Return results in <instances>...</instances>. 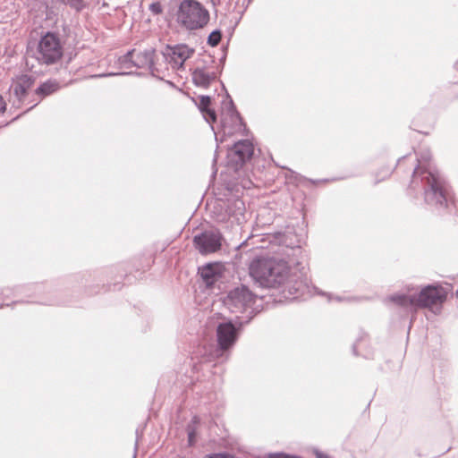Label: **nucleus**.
<instances>
[{"label": "nucleus", "mask_w": 458, "mask_h": 458, "mask_svg": "<svg viewBox=\"0 0 458 458\" xmlns=\"http://www.w3.org/2000/svg\"><path fill=\"white\" fill-rule=\"evenodd\" d=\"M6 110V103L4 98L0 95V113L4 114Z\"/></svg>", "instance_id": "nucleus-28"}, {"label": "nucleus", "mask_w": 458, "mask_h": 458, "mask_svg": "<svg viewBox=\"0 0 458 458\" xmlns=\"http://www.w3.org/2000/svg\"><path fill=\"white\" fill-rule=\"evenodd\" d=\"M156 49L153 47L145 48L142 51L134 53V67L139 69L147 68L153 77L160 78V71L154 63Z\"/></svg>", "instance_id": "nucleus-11"}, {"label": "nucleus", "mask_w": 458, "mask_h": 458, "mask_svg": "<svg viewBox=\"0 0 458 458\" xmlns=\"http://www.w3.org/2000/svg\"><path fill=\"white\" fill-rule=\"evenodd\" d=\"M316 457L317 458H331L328 454L322 453V452H316Z\"/></svg>", "instance_id": "nucleus-29"}, {"label": "nucleus", "mask_w": 458, "mask_h": 458, "mask_svg": "<svg viewBox=\"0 0 458 458\" xmlns=\"http://www.w3.org/2000/svg\"><path fill=\"white\" fill-rule=\"evenodd\" d=\"M239 1H240V0H237V1L235 2V6H234V8H236V7H237V5L239 4Z\"/></svg>", "instance_id": "nucleus-32"}, {"label": "nucleus", "mask_w": 458, "mask_h": 458, "mask_svg": "<svg viewBox=\"0 0 458 458\" xmlns=\"http://www.w3.org/2000/svg\"><path fill=\"white\" fill-rule=\"evenodd\" d=\"M216 336L220 349L224 351L229 349L237 338L234 326L230 322L220 324L216 329Z\"/></svg>", "instance_id": "nucleus-12"}, {"label": "nucleus", "mask_w": 458, "mask_h": 458, "mask_svg": "<svg viewBox=\"0 0 458 458\" xmlns=\"http://www.w3.org/2000/svg\"><path fill=\"white\" fill-rule=\"evenodd\" d=\"M249 275L262 287L276 288L288 281L291 267L283 259L257 257L249 265Z\"/></svg>", "instance_id": "nucleus-1"}, {"label": "nucleus", "mask_w": 458, "mask_h": 458, "mask_svg": "<svg viewBox=\"0 0 458 458\" xmlns=\"http://www.w3.org/2000/svg\"><path fill=\"white\" fill-rule=\"evenodd\" d=\"M63 53L59 36L54 32H47L40 38L34 56L40 64L50 65L56 64L62 58Z\"/></svg>", "instance_id": "nucleus-3"}, {"label": "nucleus", "mask_w": 458, "mask_h": 458, "mask_svg": "<svg viewBox=\"0 0 458 458\" xmlns=\"http://www.w3.org/2000/svg\"><path fill=\"white\" fill-rule=\"evenodd\" d=\"M222 33L219 30H213L208 37L207 43L210 47H216L221 41Z\"/></svg>", "instance_id": "nucleus-20"}, {"label": "nucleus", "mask_w": 458, "mask_h": 458, "mask_svg": "<svg viewBox=\"0 0 458 458\" xmlns=\"http://www.w3.org/2000/svg\"><path fill=\"white\" fill-rule=\"evenodd\" d=\"M201 114L205 120L208 123H214L216 121V112L211 108L205 110V112H201Z\"/></svg>", "instance_id": "nucleus-23"}, {"label": "nucleus", "mask_w": 458, "mask_h": 458, "mask_svg": "<svg viewBox=\"0 0 458 458\" xmlns=\"http://www.w3.org/2000/svg\"><path fill=\"white\" fill-rule=\"evenodd\" d=\"M225 270V267L221 263H212L204 266L200 269V275L203 280L209 285L214 284Z\"/></svg>", "instance_id": "nucleus-14"}, {"label": "nucleus", "mask_w": 458, "mask_h": 458, "mask_svg": "<svg viewBox=\"0 0 458 458\" xmlns=\"http://www.w3.org/2000/svg\"><path fill=\"white\" fill-rule=\"evenodd\" d=\"M415 161H420L422 163L433 161L431 152L428 149H424L420 151V154L417 156Z\"/></svg>", "instance_id": "nucleus-21"}, {"label": "nucleus", "mask_w": 458, "mask_h": 458, "mask_svg": "<svg viewBox=\"0 0 458 458\" xmlns=\"http://www.w3.org/2000/svg\"><path fill=\"white\" fill-rule=\"evenodd\" d=\"M428 182L430 186L426 191V201L429 205L445 207L446 190L444 182L438 178L437 174H429Z\"/></svg>", "instance_id": "nucleus-7"}, {"label": "nucleus", "mask_w": 458, "mask_h": 458, "mask_svg": "<svg viewBox=\"0 0 458 458\" xmlns=\"http://www.w3.org/2000/svg\"><path fill=\"white\" fill-rule=\"evenodd\" d=\"M390 301L401 307H416V296L414 295H403L396 294L389 298Z\"/></svg>", "instance_id": "nucleus-16"}, {"label": "nucleus", "mask_w": 458, "mask_h": 458, "mask_svg": "<svg viewBox=\"0 0 458 458\" xmlns=\"http://www.w3.org/2000/svg\"><path fill=\"white\" fill-rule=\"evenodd\" d=\"M455 68L458 70V61L455 63Z\"/></svg>", "instance_id": "nucleus-33"}, {"label": "nucleus", "mask_w": 458, "mask_h": 458, "mask_svg": "<svg viewBox=\"0 0 458 458\" xmlns=\"http://www.w3.org/2000/svg\"><path fill=\"white\" fill-rule=\"evenodd\" d=\"M448 290L443 286L428 285L416 296V307L432 309L442 305L447 299Z\"/></svg>", "instance_id": "nucleus-6"}, {"label": "nucleus", "mask_w": 458, "mask_h": 458, "mask_svg": "<svg viewBox=\"0 0 458 458\" xmlns=\"http://www.w3.org/2000/svg\"><path fill=\"white\" fill-rule=\"evenodd\" d=\"M221 127L225 136L244 135L247 131L246 124L243 123L232 99L228 102L225 113L222 114Z\"/></svg>", "instance_id": "nucleus-5"}, {"label": "nucleus", "mask_w": 458, "mask_h": 458, "mask_svg": "<svg viewBox=\"0 0 458 458\" xmlns=\"http://www.w3.org/2000/svg\"><path fill=\"white\" fill-rule=\"evenodd\" d=\"M35 82V78L29 74H21L17 76L13 81L11 88L14 96L21 101L25 97L28 89H30Z\"/></svg>", "instance_id": "nucleus-13"}, {"label": "nucleus", "mask_w": 458, "mask_h": 458, "mask_svg": "<svg viewBox=\"0 0 458 458\" xmlns=\"http://www.w3.org/2000/svg\"><path fill=\"white\" fill-rule=\"evenodd\" d=\"M204 458H234V456L231 454H227V453H218V454H208Z\"/></svg>", "instance_id": "nucleus-25"}, {"label": "nucleus", "mask_w": 458, "mask_h": 458, "mask_svg": "<svg viewBox=\"0 0 458 458\" xmlns=\"http://www.w3.org/2000/svg\"><path fill=\"white\" fill-rule=\"evenodd\" d=\"M254 301V294L246 286L242 285L228 293L226 303L231 307L244 310L253 304Z\"/></svg>", "instance_id": "nucleus-10"}, {"label": "nucleus", "mask_w": 458, "mask_h": 458, "mask_svg": "<svg viewBox=\"0 0 458 458\" xmlns=\"http://www.w3.org/2000/svg\"><path fill=\"white\" fill-rule=\"evenodd\" d=\"M59 89V83L55 81H47L40 84L37 89L36 93L38 95H41L43 97L48 96L54 92H55Z\"/></svg>", "instance_id": "nucleus-17"}, {"label": "nucleus", "mask_w": 458, "mask_h": 458, "mask_svg": "<svg viewBox=\"0 0 458 458\" xmlns=\"http://www.w3.org/2000/svg\"><path fill=\"white\" fill-rule=\"evenodd\" d=\"M149 10L154 13V14H160L162 13V6L160 4V3L158 2H156V3H152L150 5H149Z\"/></svg>", "instance_id": "nucleus-26"}, {"label": "nucleus", "mask_w": 458, "mask_h": 458, "mask_svg": "<svg viewBox=\"0 0 458 458\" xmlns=\"http://www.w3.org/2000/svg\"><path fill=\"white\" fill-rule=\"evenodd\" d=\"M254 153V146L249 140H242L233 144L226 156L228 170L239 172L242 165L249 161Z\"/></svg>", "instance_id": "nucleus-4"}, {"label": "nucleus", "mask_w": 458, "mask_h": 458, "mask_svg": "<svg viewBox=\"0 0 458 458\" xmlns=\"http://www.w3.org/2000/svg\"><path fill=\"white\" fill-rule=\"evenodd\" d=\"M211 98L208 96H201L199 104V109L200 112H205V110L210 108Z\"/></svg>", "instance_id": "nucleus-22"}, {"label": "nucleus", "mask_w": 458, "mask_h": 458, "mask_svg": "<svg viewBox=\"0 0 458 458\" xmlns=\"http://www.w3.org/2000/svg\"><path fill=\"white\" fill-rule=\"evenodd\" d=\"M211 2H212V4H213L214 5H216V2H215V0H211Z\"/></svg>", "instance_id": "nucleus-34"}, {"label": "nucleus", "mask_w": 458, "mask_h": 458, "mask_svg": "<svg viewBox=\"0 0 458 458\" xmlns=\"http://www.w3.org/2000/svg\"><path fill=\"white\" fill-rule=\"evenodd\" d=\"M215 79L216 73L208 72L205 68H196L192 72V81L198 87L208 88Z\"/></svg>", "instance_id": "nucleus-15"}, {"label": "nucleus", "mask_w": 458, "mask_h": 458, "mask_svg": "<svg viewBox=\"0 0 458 458\" xmlns=\"http://www.w3.org/2000/svg\"><path fill=\"white\" fill-rule=\"evenodd\" d=\"M131 74H134V73L131 72H117V73L98 74V75H95L94 77H106V76H114V75H131Z\"/></svg>", "instance_id": "nucleus-27"}, {"label": "nucleus", "mask_w": 458, "mask_h": 458, "mask_svg": "<svg viewBox=\"0 0 458 458\" xmlns=\"http://www.w3.org/2000/svg\"><path fill=\"white\" fill-rule=\"evenodd\" d=\"M194 442V433L193 432H190L189 433V443L190 445H192Z\"/></svg>", "instance_id": "nucleus-30"}, {"label": "nucleus", "mask_w": 458, "mask_h": 458, "mask_svg": "<svg viewBox=\"0 0 458 458\" xmlns=\"http://www.w3.org/2000/svg\"><path fill=\"white\" fill-rule=\"evenodd\" d=\"M222 234L218 232H204L193 239L196 249L201 254L216 252L222 246Z\"/></svg>", "instance_id": "nucleus-8"}, {"label": "nucleus", "mask_w": 458, "mask_h": 458, "mask_svg": "<svg viewBox=\"0 0 458 458\" xmlns=\"http://www.w3.org/2000/svg\"><path fill=\"white\" fill-rule=\"evenodd\" d=\"M288 172L293 173V172H294V171H293V170H292V169H288Z\"/></svg>", "instance_id": "nucleus-35"}, {"label": "nucleus", "mask_w": 458, "mask_h": 458, "mask_svg": "<svg viewBox=\"0 0 458 458\" xmlns=\"http://www.w3.org/2000/svg\"><path fill=\"white\" fill-rule=\"evenodd\" d=\"M437 166L434 161L420 162L416 161V165L413 167L412 172H437Z\"/></svg>", "instance_id": "nucleus-19"}, {"label": "nucleus", "mask_w": 458, "mask_h": 458, "mask_svg": "<svg viewBox=\"0 0 458 458\" xmlns=\"http://www.w3.org/2000/svg\"><path fill=\"white\" fill-rule=\"evenodd\" d=\"M67 3L76 11H81L84 7L83 0H67Z\"/></svg>", "instance_id": "nucleus-24"}, {"label": "nucleus", "mask_w": 458, "mask_h": 458, "mask_svg": "<svg viewBox=\"0 0 458 458\" xmlns=\"http://www.w3.org/2000/svg\"><path fill=\"white\" fill-rule=\"evenodd\" d=\"M411 158V157L409 155V156H403L401 158L398 159V163L402 162L403 160H407V159H410Z\"/></svg>", "instance_id": "nucleus-31"}, {"label": "nucleus", "mask_w": 458, "mask_h": 458, "mask_svg": "<svg viewBox=\"0 0 458 458\" xmlns=\"http://www.w3.org/2000/svg\"><path fill=\"white\" fill-rule=\"evenodd\" d=\"M193 53L194 50L187 45L179 44L174 47L167 46L163 55L174 69H180Z\"/></svg>", "instance_id": "nucleus-9"}, {"label": "nucleus", "mask_w": 458, "mask_h": 458, "mask_svg": "<svg viewBox=\"0 0 458 458\" xmlns=\"http://www.w3.org/2000/svg\"><path fill=\"white\" fill-rule=\"evenodd\" d=\"M175 17L177 23L188 30L204 28L210 19L208 10L197 0H182Z\"/></svg>", "instance_id": "nucleus-2"}, {"label": "nucleus", "mask_w": 458, "mask_h": 458, "mask_svg": "<svg viewBox=\"0 0 458 458\" xmlns=\"http://www.w3.org/2000/svg\"><path fill=\"white\" fill-rule=\"evenodd\" d=\"M134 53L135 49L129 50L126 54L121 55L117 59V64L120 69L128 70L134 67Z\"/></svg>", "instance_id": "nucleus-18"}]
</instances>
